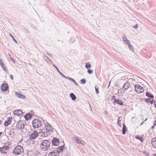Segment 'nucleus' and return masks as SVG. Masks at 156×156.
<instances>
[{"mask_svg": "<svg viewBox=\"0 0 156 156\" xmlns=\"http://www.w3.org/2000/svg\"><path fill=\"white\" fill-rule=\"evenodd\" d=\"M51 142L49 140H44L41 144V148L44 151H46L50 148Z\"/></svg>", "mask_w": 156, "mask_h": 156, "instance_id": "f257e3e1", "label": "nucleus"}, {"mask_svg": "<svg viewBox=\"0 0 156 156\" xmlns=\"http://www.w3.org/2000/svg\"><path fill=\"white\" fill-rule=\"evenodd\" d=\"M23 151V147L17 145L14 149L13 153L16 155L20 154Z\"/></svg>", "mask_w": 156, "mask_h": 156, "instance_id": "f03ea898", "label": "nucleus"}, {"mask_svg": "<svg viewBox=\"0 0 156 156\" xmlns=\"http://www.w3.org/2000/svg\"><path fill=\"white\" fill-rule=\"evenodd\" d=\"M32 124L34 128H38L41 126V123L39 119H35L33 120Z\"/></svg>", "mask_w": 156, "mask_h": 156, "instance_id": "7ed1b4c3", "label": "nucleus"}, {"mask_svg": "<svg viewBox=\"0 0 156 156\" xmlns=\"http://www.w3.org/2000/svg\"><path fill=\"white\" fill-rule=\"evenodd\" d=\"M44 129L50 133L53 132L52 127L49 123L47 122L44 123Z\"/></svg>", "mask_w": 156, "mask_h": 156, "instance_id": "20e7f679", "label": "nucleus"}, {"mask_svg": "<svg viewBox=\"0 0 156 156\" xmlns=\"http://www.w3.org/2000/svg\"><path fill=\"white\" fill-rule=\"evenodd\" d=\"M73 139L77 144H81L83 145H85L86 144L85 142L81 140L80 138H78L77 136L73 137Z\"/></svg>", "mask_w": 156, "mask_h": 156, "instance_id": "39448f33", "label": "nucleus"}, {"mask_svg": "<svg viewBox=\"0 0 156 156\" xmlns=\"http://www.w3.org/2000/svg\"><path fill=\"white\" fill-rule=\"evenodd\" d=\"M134 88L135 90L137 93H140L144 91V88L138 84L134 86Z\"/></svg>", "mask_w": 156, "mask_h": 156, "instance_id": "423d86ee", "label": "nucleus"}, {"mask_svg": "<svg viewBox=\"0 0 156 156\" xmlns=\"http://www.w3.org/2000/svg\"><path fill=\"white\" fill-rule=\"evenodd\" d=\"M24 125L23 122L21 121H19L17 122L16 126V128L18 130L23 129L24 128Z\"/></svg>", "mask_w": 156, "mask_h": 156, "instance_id": "0eeeda50", "label": "nucleus"}, {"mask_svg": "<svg viewBox=\"0 0 156 156\" xmlns=\"http://www.w3.org/2000/svg\"><path fill=\"white\" fill-rule=\"evenodd\" d=\"M38 136V133L37 131L34 130L32 133L29 136L30 140H32L33 139H35Z\"/></svg>", "mask_w": 156, "mask_h": 156, "instance_id": "6e6552de", "label": "nucleus"}, {"mask_svg": "<svg viewBox=\"0 0 156 156\" xmlns=\"http://www.w3.org/2000/svg\"><path fill=\"white\" fill-rule=\"evenodd\" d=\"M59 140L58 139L55 137L51 140V143L53 146H57L59 145Z\"/></svg>", "mask_w": 156, "mask_h": 156, "instance_id": "1a4fd4ad", "label": "nucleus"}, {"mask_svg": "<svg viewBox=\"0 0 156 156\" xmlns=\"http://www.w3.org/2000/svg\"><path fill=\"white\" fill-rule=\"evenodd\" d=\"M40 134H41V136L42 137H46L49 134H50L49 133L46 131L45 129L41 130V132L40 133Z\"/></svg>", "mask_w": 156, "mask_h": 156, "instance_id": "9d476101", "label": "nucleus"}, {"mask_svg": "<svg viewBox=\"0 0 156 156\" xmlns=\"http://www.w3.org/2000/svg\"><path fill=\"white\" fill-rule=\"evenodd\" d=\"M12 118L11 117H8L7 120L5 121L4 123V125L5 126H7L9 125H10L11 122Z\"/></svg>", "mask_w": 156, "mask_h": 156, "instance_id": "9b49d317", "label": "nucleus"}, {"mask_svg": "<svg viewBox=\"0 0 156 156\" xmlns=\"http://www.w3.org/2000/svg\"><path fill=\"white\" fill-rule=\"evenodd\" d=\"M1 90L3 91H7L8 90V86L7 84L6 83H3L1 86Z\"/></svg>", "mask_w": 156, "mask_h": 156, "instance_id": "f8f14e48", "label": "nucleus"}, {"mask_svg": "<svg viewBox=\"0 0 156 156\" xmlns=\"http://www.w3.org/2000/svg\"><path fill=\"white\" fill-rule=\"evenodd\" d=\"M63 147L64 145H61L60 147H58L57 148V150H55L56 154H57L62 151H63Z\"/></svg>", "mask_w": 156, "mask_h": 156, "instance_id": "ddd939ff", "label": "nucleus"}, {"mask_svg": "<svg viewBox=\"0 0 156 156\" xmlns=\"http://www.w3.org/2000/svg\"><path fill=\"white\" fill-rule=\"evenodd\" d=\"M9 148V147H7L5 146L2 147H0V152H3V150H4L6 152V151H8Z\"/></svg>", "mask_w": 156, "mask_h": 156, "instance_id": "4468645a", "label": "nucleus"}, {"mask_svg": "<svg viewBox=\"0 0 156 156\" xmlns=\"http://www.w3.org/2000/svg\"><path fill=\"white\" fill-rule=\"evenodd\" d=\"M122 39L123 41L127 45L129 44H130L129 41L128 40L125 35H123L122 36Z\"/></svg>", "mask_w": 156, "mask_h": 156, "instance_id": "2eb2a0df", "label": "nucleus"}, {"mask_svg": "<svg viewBox=\"0 0 156 156\" xmlns=\"http://www.w3.org/2000/svg\"><path fill=\"white\" fill-rule=\"evenodd\" d=\"M43 58H44V60L47 62L49 63H51L52 62V61L48 57L46 56L45 55H43Z\"/></svg>", "mask_w": 156, "mask_h": 156, "instance_id": "dca6fc26", "label": "nucleus"}, {"mask_svg": "<svg viewBox=\"0 0 156 156\" xmlns=\"http://www.w3.org/2000/svg\"><path fill=\"white\" fill-rule=\"evenodd\" d=\"M130 86V85L129 83H126L123 85L122 88H124V90L125 91L127 90L129 88Z\"/></svg>", "mask_w": 156, "mask_h": 156, "instance_id": "f3484780", "label": "nucleus"}, {"mask_svg": "<svg viewBox=\"0 0 156 156\" xmlns=\"http://www.w3.org/2000/svg\"><path fill=\"white\" fill-rule=\"evenodd\" d=\"M0 65L3 69L5 72H6V67H5V65L3 62L2 60L1 59H0Z\"/></svg>", "mask_w": 156, "mask_h": 156, "instance_id": "a211bd4d", "label": "nucleus"}, {"mask_svg": "<svg viewBox=\"0 0 156 156\" xmlns=\"http://www.w3.org/2000/svg\"><path fill=\"white\" fill-rule=\"evenodd\" d=\"M23 113V112L20 110H16L14 112V113L15 115H16L17 116L21 115Z\"/></svg>", "mask_w": 156, "mask_h": 156, "instance_id": "6ab92c4d", "label": "nucleus"}, {"mask_svg": "<svg viewBox=\"0 0 156 156\" xmlns=\"http://www.w3.org/2000/svg\"><path fill=\"white\" fill-rule=\"evenodd\" d=\"M151 144L154 148H156V137L152 139L151 140Z\"/></svg>", "mask_w": 156, "mask_h": 156, "instance_id": "aec40b11", "label": "nucleus"}, {"mask_svg": "<svg viewBox=\"0 0 156 156\" xmlns=\"http://www.w3.org/2000/svg\"><path fill=\"white\" fill-rule=\"evenodd\" d=\"M114 104L115 105L116 104L119 105H122L123 103L121 100H115L114 101Z\"/></svg>", "mask_w": 156, "mask_h": 156, "instance_id": "412c9836", "label": "nucleus"}, {"mask_svg": "<svg viewBox=\"0 0 156 156\" xmlns=\"http://www.w3.org/2000/svg\"><path fill=\"white\" fill-rule=\"evenodd\" d=\"M31 116L32 115L30 113H28L24 116V118L26 120H28L31 118Z\"/></svg>", "mask_w": 156, "mask_h": 156, "instance_id": "4be33fe9", "label": "nucleus"}, {"mask_svg": "<svg viewBox=\"0 0 156 156\" xmlns=\"http://www.w3.org/2000/svg\"><path fill=\"white\" fill-rule=\"evenodd\" d=\"M127 129L126 127L125 124H123V125L122 129V133L124 135L126 132V131Z\"/></svg>", "mask_w": 156, "mask_h": 156, "instance_id": "5701e85b", "label": "nucleus"}, {"mask_svg": "<svg viewBox=\"0 0 156 156\" xmlns=\"http://www.w3.org/2000/svg\"><path fill=\"white\" fill-rule=\"evenodd\" d=\"M70 97H71V99L73 101H74L76 98V97L75 96V95L73 93H71L70 94Z\"/></svg>", "mask_w": 156, "mask_h": 156, "instance_id": "b1692460", "label": "nucleus"}, {"mask_svg": "<svg viewBox=\"0 0 156 156\" xmlns=\"http://www.w3.org/2000/svg\"><path fill=\"white\" fill-rule=\"evenodd\" d=\"M56 154L55 150L53 152H49L48 154V156H57Z\"/></svg>", "mask_w": 156, "mask_h": 156, "instance_id": "393cba45", "label": "nucleus"}, {"mask_svg": "<svg viewBox=\"0 0 156 156\" xmlns=\"http://www.w3.org/2000/svg\"><path fill=\"white\" fill-rule=\"evenodd\" d=\"M32 152L30 151L26 150V154L28 156H30L32 155Z\"/></svg>", "mask_w": 156, "mask_h": 156, "instance_id": "a878e982", "label": "nucleus"}, {"mask_svg": "<svg viewBox=\"0 0 156 156\" xmlns=\"http://www.w3.org/2000/svg\"><path fill=\"white\" fill-rule=\"evenodd\" d=\"M85 67L87 69H89L91 67V66L89 62H87L86 64Z\"/></svg>", "mask_w": 156, "mask_h": 156, "instance_id": "bb28decb", "label": "nucleus"}, {"mask_svg": "<svg viewBox=\"0 0 156 156\" xmlns=\"http://www.w3.org/2000/svg\"><path fill=\"white\" fill-rule=\"evenodd\" d=\"M146 95L148 97L151 98H154V96L151 94H150L148 92H147L146 93Z\"/></svg>", "mask_w": 156, "mask_h": 156, "instance_id": "cd10ccee", "label": "nucleus"}, {"mask_svg": "<svg viewBox=\"0 0 156 156\" xmlns=\"http://www.w3.org/2000/svg\"><path fill=\"white\" fill-rule=\"evenodd\" d=\"M120 117H119L118 119L117 124L120 127H121V125L120 123L121 120H120Z\"/></svg>", "mask_w": 156, "mask_h": 156, "instance_id": "c85d7f7f", "label": "nucleus"}, {"mask_svg": "<svg viewBox=\"0 0 156 156\" xmlns=\"http://www.w3.org/2000/svg\"><path fill=\"white\" fill-rule=\"evenodd\" d=\"M9 35L10 36V37L15 42V43H16V44H17V41L14 38L13 36L10 34H9Z\"/></svg>", "mask_w": 156, "mask_h": 156, "instance_id": "c756f323", "label": "nucleus"}, {"mask_svg": "<svg viewBox=\"0 0 156 156\" xmlns=\"http://www.w3.org/2000/svg\"><path fill=\"white\" fill-rule=\"evenodd\" d=\"M53 66L56 68L57 70L58 71V72L59 73V74H60L61 75H62V73L59 70L58 68L54 64H53Z\"/></svg>", "mask_w": 156, "mask_h": 156, "instance_id": "7c9ffc66", "label": "nucleus"}, {"mask_svg": "<svg viewBox=\"0 0 156 156\" xmlns=\"http://www.w3.org/2000/svg\"><path fill=\"white\" fill-rule=\"evenodd\" d=\"M69 80H71L73 82H74L75 84L76 85L78 86V84L76 82V81L74 80L73 79L71 78H69Z\"/></svg>", "mask_w": 156, "mask_h": 156, "instance_id": "2f4dec72", "label": "nucleus"}, {"mask_svg": "<svg viewBox=\"0 0 156 156\" xmlns=\"http://www.w3.org/2000/svg\"><path fill=\"white\" fill-rule=\"evenodd\" d=\"M135 137L139 140H140L142 142H143V140H142V138L140 137L139 136H135Z\"/></svg>", "mask_w": 156, "mask_h": 156, "instance_id": "473e14b6", "label": "nucleus"}, {"mask_svg": "<svg viewBox=\"0 0 156 156\" xmlns=\"http://www.w3.org/2000/svg\"><path fill=\"white\" fill-rule=\"evenodd\" d=\"M127 45L128 46V47H129V49L130 50H133V48L132 47V46L131 45L130 43L129 44Z\"/></svg>", "mask_w": 156, "mask_h": 156, "instance_id": "72a5a7b5", "label": "nucleus"}, {"mask_svg": "<svg viewBox=\"0 0 156 156\" xmlns=\"http://www.w3.org/2000/svg\"><path fill=\"white\" fill-rule=\"evenodd\" d=\"M86 82V80L84 79H82L81 80V83L82 84H85Z\"/></svg>", "mask_w": 156, "mask_h": 156, "instance_id": "f704fd0d", "label": "nucleus"}, {"mask_svg": "<svg viewBox=\"0 0 156 156\" xmlns=\"http://www.w3.org/2000/svg\"><path fill=\"white\" fill-rule=\"evenodd\" d=\"M15 95L18 98H19L20 96V94L19 92H15Z\"/></svg>", "mask_w": 156, "mask_h": 156, "instance_id": "c9c22d12", "label": "nucleus"}, {"mask_svg": "<svg viewBox=\"0 0 156 156\" xmlns=\"http://www.w3.org/2000/svg\"><path fill=\"white\" fill-rule=\"evenodd\" d=\"M11 144V142H9L5 144V145L7 147H9V146H10Z\"/></svg>", "mask_w": 156, "mask_h": 156, "instance_id": "e433bc0d", "label": "nucleus"}, {"mask_svg": "<svg viewBox=\"0 0 156 156\" xmlns=\"http://www.w3.org/2000/svg\"><path fill=\"white\" fill-rule=\"evenodd\" d=\"M95 90H96V91L97 94H99V91H98V90H99L98 88V87L97 88V86H95Z\"/></svg>", "mask_w": 156, "mask_h": 156, "instance_id": "4c0bfd02", "label": "nucleus"}, {"mask_svg": "<svg viewBox=\"0 0 156 156\" xmlns=\"http://www.w3.org/2000/svg\"><path fill=\"white\" fill-rule=\"evenodd\" d=\"M19 98L22 99H25L26 97L24 95L21 94V95H20V96Z\"/></svg>", "mask_w": 156, "mask_h": 156, "instance_id": "58836bf2", "label": "nucleus"}, {"mask_svg": "<svg viewBox=\"0 0 156 156\" xmlns=\"http://www.w3.org/2000/svg\"><path fill=\"white\" fill-rule=\"evenodd\" d=\"M154 128H156V121H155L154 125L152 127L151 129H153Z\"/></svg>", "mask_w": 156, "mask_h": 156, "instance_id": "ea45409f", "label": "nucleus"}, {"mask_svg": "<svg viewBox=\"0 0 156 156\" xmlns=\"http://www.w3.org/2000/svg\"><path fill=\"white\" fill-rule=\"evenodd\" d=\"M87 72L89 74H91L93 73V71L92 70L89 69L87 70Z\"/></svg>", "mask_w": 156, "mask_h": 156, "instance_id": "a19ab883", "label": "nucleus"}, {"mask_svg": "<svg viewBox=\"0 0 156 156\" xmlns=\"http://www.w3.org/2000/svg\"><path fill=\"white\" fill-rule=\"evenodd\" d=\"M151 98H147L145 100V101L147 103H148L149 102H150V101L151 100Z\"/></svg>", "mask_w": 156, "mask_h": 156, "instance_id": "79ce46f5", "label": "nucleus"}, {"mask_svg": "<svg viewBox=\"0 0 156 156\" xmlns=\"http://www.w3.org/2000/svg\"><path fill=\"white\" fill-rule=\"evenodd\" d=\"M138 25L137 24H136L135 26H133V27L136 29H137L138 28Z\"/></svg>", "mask_w": 156, "mask_h": 156, "instance_id": "37998d69", "label": "nucleus"}, {"mask_svg": "<svg viewBox=\"0 0 156 156\" xmlns=\"http://www.w3.org/2000/svg\"><path fill=\"white\" fill-rule=\"evenodd\" d=\"M10 79L12 80H13V76L11 75H10Z\"/></svg>", "mask_w": 156, "mask_h": 156, "instance_id": "c03bdc74", "label": "nucleus"}, {"mask_svg": "<svg viewBox=\"0 0 156 156\" xmlns=\"http://www.w3.org/2000/svg\"><path fill=\"white\" fill-rule=\"evenodd\" d=\"M112 100H113V99L114 100V101L115 100H115H116L115 96H113L112 97Z\"/></svg>", "mask_w": 156, "mask_h": 156, "instance_id": "a18cd8bd", "label": "nucleus"}, {"mask_svg": "<svg viewBox=\"0 0 156 156\" xmlns=\"http://www.w3.org/2000/svg\"><path fill=\"white\" fill-rule=\"evenodd\" d=\"M10 59L14 63H15V62L14 60V59L11 57H10Z\"/></svg>", "mask_w": 156, "mask_h": 156, "instance_id": "49530a36", "label": "nucleus"}, {"mask_svg": "<svg viewBox=\"0 0 156 156\" xmlns=\"http://www.w3.org/2000/svg\"><path fill=\"white\" fill-rule=\"evenodd\" d=\"M153 98H152V101H151V100L150 101V102L151 103V104H152L153 103V101H154L153 99Z\"/></svg>", "mask_w": 156, "mask_h": 156, "instance_id": "de8ad7c7", "label": "nucleus"}, {"mask_svg": "<svg viewBox=\"0 0 156 156\" xmlns=\"http://www.w3.org/2000/svg\"><path fill=\"white\" fill-rule=\"evenodd\" d=\"M3 152H1L2 154H4L3 155H4L6 153V152L4 150H3Z\"/></svg>", "mask_w": 156, "mask_h": 156, "instance_id": "09e8293b", "label": "nucleus"}, {"mask_svg": "<svg viewBox=\"0 0 156 156\" xmlns=\"http://www.w3.org/2000/svg\"><path fill=\"white\" fill-rule=\"evenodd\" d=\"M63 77L66 78V79H68V77H66V76H65L64 75H63V74H62V75H61Z\"/></svg>", "mask_w": 156, "mask_h": 156, "instance_id": "8fccbe9b", "label": "nucleus"}, {"mask_svg": "<svg viewBox=\"0 0 156 156\" xmlns=\"http://www.w3.org/2000/svg\"><path fill=\"white\" fill-rule=\"evenodd\" d=\"M154 107L156 108V104H155V101H154Z\"/></svg>", "mask_w": 156, "mask_h": 156, "instance_id": "3c124183", "label": "nucleus"}, {"mask_svg": "<svg viewBox=\"0 0 156 156\" xmlns=\"http://www.w3.org/2000/svg\"><path fill=\"white\" fill-rule=\"evenodd\" d=\"M131 80H132L133 81V80H134V79H132V78H130V79H129V81H130Z\"/></svg>", "mask_w": 156, "mask_h": 156, "instance_id": "603ef678", "label": "nucleus"}, {"mask_svg": "<svg viewBox=\"0 0 156 156\" xmlns=\"http://www.w3.org/2000/svg\"><path fill=\"white\" fill-rule=\"evenodd\" d=\"M144 123V122H142V123H141L140 124V125H142L143 124V123Z\"/></svg>", "mask_w": 156, "mask_h": 156, "instance_id": "864d4df0", "label": "nucleus"}, {"mask_svg": "<svg viewBox=\"0 0 156 156\" xmlns=\"http://www.w3.org/2000/svg\"><path fill=\"white\" fill-rule=\"evenodd\" d=\"M147 120V118H146L145 120L144 121V122H145V121H146V120Z\"/></svg>", "mask_w": 156, "mask_h": 156, "instance_id": "5fc2aeb1", "label": "nucleus"}, {"mask_svg": "<svg viewBox=\"0 0 156 156\" xmlns=\"http://www.w3.org/2000/svg\"><path fill=\"white\" fill-rule=\"evenodd\" d=\"M2 133V132H0V136H1V135Z\"/></svg>", "mask_w": 156, "mask_h": 156, "instance_id": "6e6d98bb", "label": "nucleus"}, {"mask_svg": "<svg viewBox=\"0 0 156 156\" xmlns=\"http://www.w3.org/2000/svg\"><path fill=\"white\" fill-rule=\"evenodd\" d=\"M46 54H47V55H50L49 54H48V52H47V53H46Z\"/></svg>", "mask_w": 156, "mask_h": 156, "instance_id": "4d7b16f0", "label": "nucleus"}, {"mask_svg": "<svg viewBox=\"0 0 156 156\" xmlns=\"http://www.w3.org/2000/svg\"><path fill=\"white\" fill-rule=\"evenodd\" d=\"M9 56H11L10 55V54H9Z\"/></svg>", "mask_w": 156, "mask_h": 156, "instance_id": "13d9d810", "label": "nucleus"}]
</instances>
